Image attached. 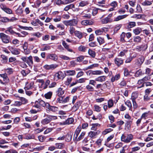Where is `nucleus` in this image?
<instances>
[{"instance_id":"24","label":"nucleus","mask_w":153,"mask_h":153,"mask_svg":"<svg viewBox=\"0 0 153 153\" xmlns=\"http://www.w3.org/2000/svg\"><path fill=\"white\" fill-rule=\"evenodd\" d=\"M120 77V74H116L115 76H113L111 79V81L113 82L115 80H118Z\"/></svg>"},{"instance_id":"60","label":"nucleus","mask_w":153,"mask_h":153,"mask_svg":"<svg viewBox=\"0 0 153 153\" xmlns=\"http://www.w3.org/2000/svg\"><path fill=\"white\" fill-rule=\"evenodd\" d=\"M126 84L127 83L126 81L124 80H123L119 84V85L121 88L126 86Z\"/></svg>"},{"instance_id":"15","label":"nucleus","mask_w":153,"mask_h":153,"mask_svg":"<svg viewBox=\"0 0 153 153\" xmlns=\"http://www.w3.org/2000/svg\"><path fill=\"white\" fill-rule=\"evenodd\" d=\"M65 91L62 88H59L56 91V95L59 97H61L64 93Z\"/></svg>"},{"instance_id":"47","label":"nucleus","mask_w":153,"mask_h":153,"mask_svg":"<svg viewBox=\"0 0 153 153\" xmlns=\"http://www.w3.org/2000/svg\"><path fill=\"white\" fill-rule=\"evenodd\" d=\"M30 71L27 69L22 70L21 71V73L24 76H26L30 73Z\"/></svg>"},{"instance_id":"61","label":"nucleus","mask_w":153,"mask_h":153,"mask_svg":"<svg viewBox=\"0 0 153 153\" xmlns=\"http://www.w3.org/2000/svg\"><path fill=\"white\" fill-rule=\"evenodd\" d=\"M23 12L22 7L20 6L16 10V13L18 14H20Z\"/></svg>"},{"instance_id":"43","label":"nucleus","mask_w":153,"mask_h":153,"mask_svg":"<svg viewBox=\"0 0 153 153\" xmlns=\"http://www.w3.org/2000/svg\"><path fill=\"white\" fill-rule=\"evenodd\" d=\"M145 16L144 15L142 14H135L132 17V18H136L137 19H143L145 18Z\"/></svg>"},{"instance_id":"31","label":"nucleus","mask_w":153,"mask_h":153,"mask_svg":"<svg viewBox=\"0 0 153 153\" xmlns=\"http://www.w3.org/2000/svg\"><path fill=\"white\" fill-rule=\"evenodd\" d=\"M125 104L129 108V110L132 111V106L131 101L128 100L125 102Z\"/></svg>"},{"instance_id":"59","label":"nucleus","mask_w":153,"mask_h":153,"mask_svg":"<svg viewBox=\"0 0 153 153\" xmlns=\"http://www.w3.org/2000/svg\"><path fill=\"white\" fill-rule=\"evenodd\" d=\"M86 88L89 91H93L94 90V87L89 84L87 85L86 86Z\"/></svg>"},{"instance_id":"7","label":"nucleus","mask_w":153,"mask_h":153,"mask_svg":"<svg viewBox=\"0 0 153 153\" xmlns=\"http://www.w3.org/2000/svg\"><path fill=\"white\" fill-rule=\"evenodd\" d=\"M73 133L71 131L68 132L67 134L64 135L65 140L67 142H69L71 140Z\"/></svg>"},{"instance_id":"55","label":"nucleus","mask_w":153,"mask_h":153,"mask_svg":"<svg viewBox=\"0 0 153 153\" xmlns=\"http://www.w3.org/2000/svg\"><path fill=\"white\" fill-rule=\"evenodd\" d=\"M113 130L111 128L106 129L102 132V134L105 135L108 133L111 132Z\"/></svg>"},{"instance_id":"40","label":"nucleus","mask_w":153,"mask_h":153,"mask_svg":"<svg viewBox=\"0 0 153 153\" xmlns=\"http://www.w3.org/2000/svg\"><path fill=\"white\" fill-rule=\"evenodd\" d=\"M74 119L72 117H71L67 119L65 121L66 125L71 124L74 122Z\"/></svg>"},{"instance_id":"29","label":"nucleus","mask_w":153,"mask_h":153,"mask_svg":"<svg viewBox=\"0 0 153 153\" xmlns=\"http://www.w3.org/2000/svg\"><path fill=\"white\" fill-rule=\"evenodd\" d=\"M35 138L33 134H25L23 138L26 140H30L31 139H34Z\"/></svg>"},{"instance_id":"21","label":"nucleus","mask_w":153,"mask_h":153,"mask_svg":"<svg viewBox=\"0 0 153 153\" xmlns=\"http://www.w3.org/2000/svg\"><path fill=\"white\" fill-rule=\"evenodd\" d=\"M82 102L79 101L77 102L72 107V109L74 111H76L81 105Z\"/></svg>"},{"instance_id":"17","label":"nucleus","mask_w":153,"mask_h":153,"mask_svg":"<svg viewBox=\"0 0 153 153\" xmlns=\"http://www.w3.org/2000/svg\"><path fill=\"white\" fill-rule=\"evenodd\" d=\"M81 131V128L80 127H78L76 129L74 135V139L76 140L77 137Z\"/></svg>"},{"instance_id":"26","label":"nucleus","mask_w":153,"mask_h":153,"mask_svg":"<svg viewBox=\"0 0 153 153\" xmlns=\"http://www.w3.org/2000/svg\"><path fill=\"white\" fill-rule=\"evenodd\" d=\"M138 96V94L137 92L135 91L133 92L131 94V100H136V99L137 98Z\"/></svg>"},{"instance_id":"16","label":"nucleus","mask_w":153,"mask_h":153,"mask_svg":"<svg viewBox=\"0 0 153 153\" xmlns=\"http://www.w3.org/2000/svg\"><path fill=\"white\" fill-rule=\"evenodd\" d=\"M48 58L54 61H56L58 59V56L55 54H51L48 56Z\"/></svg>"},{"instance_id":"41","label":"nucleus","mask_w":153,"mask_h":153,"mask_svg":"<svg viewBox=\"0 0 153 153\" xmlns=\"http://www.w3.org/2000/svg\"><path fill=\"white\" fill-rule=\"evenodd\" d=\"M55 145L56 148L59 149H62L64 147V144L62 143H57L55 144Z\"/></svg>"},{"instance_id":"12","label":"nucleus","mask_w":153,"mask_h":153,"mask_svg":"<svg viewBox=\"0 0 153 153\" xmlns=\"http://www.w3.org/2000/svg\"><path fill=\"white\" fill-rule=\"evenodd\" d=\"M81 23L82 25H91L93 24L94 22L91 20H83Z\"/></svg>"},{"instance_id":"34","label":"nucleus","mask_w":153,"mask_h":153,"mask_svg":"<svg viewBox=\"0 0 153 153\" xmlns=\"http://www.w3.org/2000/svg\"><path fill=\"white\" fill-rule=\"evenodd\" d=\"M5 33L7 34H13L15 33V32L13 30L11 27H9L7 28L5 31Z\"/></svg>"},{"instance_id":"3","label":"nucleus","mask_w":153,"mask_h":153,"mask_svg":"<svg viewBox=\"0 0 153 153\" xmlns=\"http://www.w3.org/2000/svg\"><path fill=\"white\" fill-rule=\"evenodd\" d=\"M0 38L4 43L7 44L10 42V37L3 33H0Z\"/></svg>"},{"instance_id":"22","label":"nucleus","mask_w":153,"mask_h":153,"mask_svg":"<svg viewBox=\"0 0 153 153\" xmlns=\"http://www.w3.org/2000/svg\"><path fill=\"white\" fill-rule=\"evenodd\" d=\"M65 74L66 76H74L76 74V71L74 70H67L65 71Z\"/></svg>"},{"instance_id":"63","label":"nucleus","mask_w":153,"mask_h":153,"mask_svg":"<svg viewBox=\"0 0 153 153\" xmlns=\"http://www.w3.org/2000/svg\"><path fill=\"white\" fill-rule=\"evenodd\" d=\"M59 57L61 59L65 60H70V58L68 56L63 55H61L59 56Z\"/></svg>"},{"instance_id":"25","label":"nucleus","mask_w":153,"mask_h":153,"mask_svg":"<svg viewBox=\"0 0 153 153\" xmlns=\"http://www.w3.org/2000/svg\"><path fill=\"white\" fill-rule=\"evenodd\" d=\"M5 71L8 75H10L12 74L13 72V69L10 68H6L4 69Z\"/></svg>"},{"instance_id":"38","label":"nucleus","mask_w":153,"mask_h":153,"mask_svg":"<svg viewBox=\"0 0 153 153\" xmlns=\"http://www.w3.org/2000/svg\"><path fill=\"white\" fill-rule=\"evenodd\" d=\"M88 53L89 55L92 58H94L96 56L95 52L91 49H89L88 51Z\"/></svg>"},{"instance_id":"54","label":"nucleus","mask_w":153,"mask_h":153,"mask_svg":"<svg viewBox=\"0 0 153 153\" xmlns=\"http://www.w3.org/2000/svg\"><path fill=\"white\" fill-rule=\"evenodd\" d=\"M94 111L97 112H100L101 110V107L97 105H94Z\"/></svg>"},{"instance_id":"6","label":"nucleus","mask_w":153,"mask_h":153,"mask_svg":"<svg viewBox=\"0 0 153 153\" xmlns=\"http://www.w3.org/2000/svg\"><path fill=\"white\" fill-rule=\"evenodd\" d=\"M124 117L127 120L126 121L127 124L130 126L132 123L133 119L128 114H125Z\"/></svg>"},{"instance_id":"4","label":"nucleus","mask_w":153,"mask_h":153,"mask_svg":"<svg viewBox=\"0 0 153 153\" xmlns=\"http://www.w3.org/2000/svg\"><path fill=\"white\" fill-rule=\"evenodd\" d=\"M7 48L11 53L13 55H17L20 53V49L19 48L11 46H8Z\"/></svg>"},{"instance_id":"35","label":"nucleus","mask_w":153,"mask_h":153,"mask_svg":"<svg viewBox=\"0 0 153 153\" xmlns=\"http://www.w3.org/2000/svg\"><path fill=\"white\" fill-rule=\"evenodd\" d=\"M19 100L21 101L22 104H25L27 103L28 100L25 98L23 97H19Z\"/></svg>"},{"instance_id":"27","label":"nucleus","mask_w":153,"mask_h":153,"mask_svg":"<svg viewBox=\"0 0 153 153\" xmlns=\"http://www.w3.org/2000/svg\"><path fill=\"white\" fill-rule=\"evenodd\" d=\"M103 73V72L100 70L92 71L91 72V74L93 75H100L102 74Z\"/></svg>"},{"instance_id":"10","label":"nucleus","mask_w":153,"mask_h":153,"mask_svg":"<svg viewBox=\"0 0 153 153\" xmlns=\"http://www.w3.org/2000/svg\"><path fill=\"white\" fill-rule=\"evenodd\" d=\"M46 108L49 110L53 112H55L58 110V108L56 106H51L49 104H48L46 105Z\"/></svg>"},{"instance_id":"56","label":"nucleus","mask_w":153,"mask_h":153,"mask_svg":"<svg viewBox=\"0 0 153 153\" xmlns=\"http://www.w3.org/2000/svg\"><path fill=\"white\" fill-rule=\"evenodd\" d=\"M52 95V92L49 91L45 95V97L47 99H50L51 98Z\"/></svg>"},{"instance_id":"14","label":"nucleus","mask_w":153,"mask_h":153,"mask_svg":"<svg viewBox=\"0 0 153 153\" xmlns=\"http://www.w3.org/2000/svg\"><path fill=\"white\" fill-rule=\"evenodd\" d=\"M100 131H90L88 134L89 136L91 138L94 137L95 136L100 133Z\"/></svg>"},{"instance_id":"30","label":"nucleus","mask_w":153,"mask_h":153,"mask_svg":"<svg viewBox=\"0 0 153 153\" xmlns=\"http://www.w3.org/2000/svg\"><path fill=\"white\" fill-rule=\"evenodd\" d=\"M88 1H82L79 3L78 7H83L88 5Z\"/></svg>"},{"instance_id":"49","label":"nucleus","mask_w":153,"mask_h":153,"mask_svg":"<svg viewBox=\"0 0 153 153\" xmlns=\"http://www.w3.org/2000/svg\"><path fill=\"white\" fill-rule=\"evenodd\" d=\"M114 102L112 100L110 99L108 101V105L109 108L112 107L114 105Z\"/></svg>"},{"instance_id":"37","label":"nucleus","mask_w":153,"mask_h":153,"mask_svg":"<svg viewBox=\"0 0 153 153\" xmlns=\"http://www.w3.org/2000/svg\"><path fill=\"white\" fill-rule=\"evenodd\" d=\"M142 29L141 28L137 27L133 30V32L135 35H137L140 33Z\"/></svg>"},{"instance_id":"1","label":"nucleus","mask_w":153,"mask_h":153,"mask_svg":"<svg viewBox=\"0 0 153 153\" xmlns=\"http://www.w3.org/2000/svg\"><path fill=\"white\" fill-rule=\"evenodd\" d=\"M47 118L42 120L41 121V123L43 125H45L49 123L52 120L57 119V117L56 116L47 115Z\"/></svg>"},{"instance_id":"58","label":"nucleus","mask_w":153,"mask_h":153,"mask_svg":"<svg viewBox=\"0 0 153 153\" xmlns=\"http://www.w3.org/2000/svg\"><path fill=\"white\" fill-rule=\"evenodd\" d=\"M141 39L139 36H136L134 37V41L136 42H141Z\"/></svg>"},{"instance_id":"62","label":"nucleus","mask_w":153,"mask_h":153,"mask_svg":"<svg viewBox=\"0 0 153 153\" xmlns=\"http://www.w3.org/2000/svg\"><path fill=\"white\" fill-rule=\"evenodd\" d=\"M62 4H67L72 2L74 1V0H62Z\"/></svg>"},{"instance_id":"13","label":"nucleus","mask_w":153,"mask_h":153,"mask_svg":"<svg viewBox=\"0 0 153 153\" xmlns=\"http://www.w3.org/2000/svg\"><path fill=\"white\" fill-rule=\"evenodd\" d=\"M115 64L118 66H119L123 64V59L119 58H116L114 60Z\"/></svg>"},{"instance_id":"50","label":"nucleus","mask_w":153,"mask_h":153,"mask_svg":"<svg viewBox=\"0 0 153 153\" xmlns=\"http://www.w3.org/2000/svg\"><path fill=\"white\" fill-rule=\"evenodd\" d=\"M142 4L144 6L151 5L152 4V1L146 0L142 3Z\"/></svg>"},{"instance_id":"11","label":"nucleus","mask_w":153,"mask_h":153,"mask_svg":"<svg viewBox=\"0 0 153 153\" xmlns=\"http://www.w3.org/2000/svg\"><path fill=\"white\" fill-rule=\"evenodd\" d=\"M74 20H68L65 21L63 23L66 25H76L77 23L76 22H73Z\"/></svg>"},{"instance_id":"32","label":"nucleus","mask_w":153,"mask_h":153,"mask_svg":"<svg viewBox=\"0 0 153 153\" xmlns=\"http://www.w3.org/2000/svg\"><path fill=\"white\" fill-rule=\"evenodd\" d=\"M0 76L3 78L5 82H8L9 81V79L6 73L0 74Z\"/></svg>"},{"instance_id":"5","label":"nucleus","mask_w":153,"mask_h":153,"mask_svg":"<svg viewBox=\"0 0 153 153\" xmlns=\"http://www.w3.org/2000/svg\"><path fill=\"white\" fill-rule=\"evenodd\" d=\"M64 78V76L63 73L61 71H59L56 73L54 75V79L57 81L59 79H63Z\"/></svg>"},{"instance_id":"19","label":"nucleus","mask_w":153,"mask_h":153,"mask_svg":"<svg viewBox=\"0 0 153 153\" xmlns=\"http://www.w3.org/2000/svg\"><path fill=\"white\" fill-rule=\"evenodd\" d=\"M147 47V45H143L140 46H137L136 48V50L137 51H140L142 50H146Z\"/></svg>"},{"instance_id":"28","label":"nucleus","mask_w":153,"mask_h":153,"mask_svg":"<svg viewBox=\"0 0 153 153\" xmlns=\"http://www.w3.org/2000/svg\"><path fill=\"white\" fill-rule=\"evenodd\" d=\"M75 35L79 39H81L83 37V34L82 33L77 30L75 31Z\"/></svg>"},{"instance_id":"20","label":"nucleus","mask_w":153,"mask_h":153,"mask_svg":"<svg viewBox=\"0 0 153 153\" xmlns=\"http://www.w3.org/2000/svg\"><path fill=\"white\" fill-rule=\"evenodd\" d=\"M51 46L47 45H43L40 48L41 51H48L51 49Z\"/></svg>"},{"instance_id":"44","label":"nucleus","mask_w":153,"mask_h":153,"mask_svg":"<svg viewBox=\"0 0 153 153\" xmlns=\"http://www.w3.org/2000/svg\"><path fill=\"white\" fill-rule=\"evenodd\" d=\"M97 40L100 45H101L105 42L104 39L100 36L97 37Z\"/></svg>"},{"instance_id":"9","label":"nucleus","mask_w":153,"mask_h":153,"mask_svg":"<svg viewBox=\"0 0 153 153\" xmlns=\"http://www.w3.org/2000/svg\"><path fill=\"white\" fill-rule=\"evenodd\" d=\"M58 67V65L56 64H52L51 65H45L44 66V68L46 70H53Z\"/></svg>"},{"instance_id":"18","label":"nucleus","mask_w":153,"mask_h":153,"mask_svg":"<svg viewBox=\"0 0 153 153\" xmlns=\"http://www.w3.org/2000/svg\"><path fill=\"white\" fill-rule=\"evenodd\" d=\"M106 76H99L95 78V80L97 82H103L105 81Z\"/></svg>"},{"instance_id":"51","label":"nucleus","mask_w":153,"mask_h":153,"mask_svg":"<svg viewBox=\"0 0 153 153\" xmlns=\"http://www.w3.org/2000/svg\"><path fill=\"white\" fill-rule=\"evenodd\" d=\"M50 82V81L49 80H47L45 83H44V84H43L42 86V88L44 89L46 88L49 85Z\"/></svg>"},{"instance_id":"2","label":"nucleus","mask_w":153,"mask_h":153,"mask_svg":"<svg viewBox=\"0 0 153 153\" xmlns=\"http://www.w3.org/2000/svg\"><path fill=\"white\" fill-rule=\"evenodd\" d=\"M133 138V135L131 134H128L126 137L124 134H122L121 137V140L125 143H128L130 142Z\"/></svg>"},{"instance_id":"42","label":"nucleus","mask_w":153,"mask_h":153,"mask_svg":"<svg viewBox=\"0 0 153 153\" xmlns=\"http://www.w3.org/2000/svg\"><path fill=\"white\" fill-rule=\"evenodd\" d=\"M27 63L30 65L33 64V57L32 56H30L27 58Z\"/></svg>"},{"instance_id":"39","label":"nucleus","mask_w":153,"mask_h":153,"mask_svg":"<svg viewBox=\"0 0 153 153\" xmlns=\"http://www.w3.org/2000/svg\"><path fill=\"white\" fill-rule=\"evenodd\" d=\"M144 57L143 56H141L137 60V62L139 65H141L144 61Z\"/></svg>"},{"instance_id":"52","label":"nucleus","mask_w":153,"mask_h":153,"mask_svg":"<svg viewBox=\"0 0 153 153\" xmlns=\"http://www.w3.org/2000/svg\"><path fill=\"white\" fill-rule=\"evenodd\" d=\"M136 25L135 22H130L128 24L127 28H130L133 27Z\"/></svg>"},{"instance_id":"46","label":"nucleus","mask_w":153,"mask_h":153,"mask_svg":"<svg viewBox=\"0 0 153 153\" xmlns=\"http://www.w3.org/2000/svg\"><path fill=\"white\" fill-rule=\"evenodd\" d=\"M78 50L81 52H85L87 50V48L83 45H80L78 48Z\"/></svg>"},{"instance_id":"33","label":"nucleus","mask_w":153,"mask_h":153,"mask_svg":"<svg viewBox=\"0 0 153 153\" xmlns=\"http://www.w3.org/2000/svg\"><path fill=\"white\" fill-rule=\"evenodd\" d=\"M72 80V77L70 76L68 77L67 78V79L66 81L64 83L66 85L68 86L70 84Z\"/></svg>"},{"instance_id":"48","label":"nucleus","mask_w":153,"mask_h":153,"mask_svg":"<svg viewBox=\"0 0 153 153\" xmlns=\"http://www.w3.org/2000/svg\"><path fill=\"white\" fill-rule=\"evenodd\" d=\"M103 141V139L99 138L95 142L96 144L99 147H100L102 145V142Z\"/></svg>"},{"instance_id":"64","label":"nucleus","mask_w":153,"mask_h":153,"mask_svg":"<svg viewBox=\"0 0 153 153\" xmlns=\"http://www.w3.org/2000/svg\"><path fill=\"white\" fill-rule=\"evenodd\" d=\"M143 75V73L142 71L140 70H139L138 71H137L135 74V76L136 77H138L140 76H141Z\"/></svg>"},{"instance_id":"45","label":"nucleus","mask_w":153,"mask_h":153,"mask_svg":"<svg viewBox=\"0 0 153 153\" xmlns=\"http://www.w3.org/2000/svg\"><path fill=\"white\" fill-rule=\"evenodd\" d=\"M27 84L28 82H27L26 83V85L24 88V89L25 90H27L31 89L32 85L33 84V83H31L27 85Z\"/></svg>"},{"instance_id":"36","label":"nucleus","mask_w":153,"mask_h":153,"mask_svg":"<svg viewBox=\"0 0 153 153\" xmlns=\"http://www.w3.org/2000/svg\"><path fill=\"white\" fill-rule=\"evenodd\" d=\"M85 134L86 132L85 131L82 132L79 135V137L77 138L76 140V141H79L82 139L84 137Z\"/></svg>"},{"instance_id":"8","label":"nucleus","mask_w":153,"mask_h":153,"mask_svg":"<svg viewBox=\"0 0 153 153\" xmlns=\"http://www.w3.org/2000/svg\"><path fill=\"white\" fill-rule=\"evenodd\" d=\"M0 7L6 13L8 14L12 13V10L10 9L7 7L4 4H1L0 5Z\"/></svg>"},{"instance_id":"23","label":"nucleus","mask_w":153,"mask_h":153,"mask_svg":"<svg viewBox=\"0 0 153 153\" xmlns=\"http://www.w3.org/2000/svg\"><path fill=\"white\" fill-rule=\"evenodd\" d=\"M62 44L64 47L68 51L70 52H73L72 49L70 48L69 45H68L65 41H62Z\"/></svg>"},{"instance_id":"53","label":"nucleus","mask_w":153,"mask_h":153,"mask_svg":"<svg viewBox=\"0 0 153 153\" xmlns=\"http://www.w3.org/2000/svg\"><path fill=\"white\" fill-rule=\"evenodd\" d=\"M39 104L40 105V107H45L46 108V105L48 104H49L48 102L45 103L44 101L42 100H39Z\"/></svg>"},{"instance_id":"57","label":"nucleus","mask_w":153,"mask_h":153,"mask_svg":"<svg viewBox=\"0 0 153 153\" xmlns=\"http://www.w3.org/2000/svg\"><path fill=\"white\" fill-rule=\"evenodd\" d=\"M98 65H99L98 64H94L88 67H87L86 68L85 70L92 69L94 68L98 67Z\"/></svg>"}]
</instances>
